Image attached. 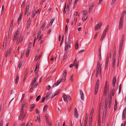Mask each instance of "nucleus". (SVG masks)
Listing matches in <instances>:
<instances>
[{
	"label": "nucleus",
	"mask_w": 126,
	"mask_h": 126,
	"mask_svg": "<svg viewBox=\"0 0 126 126\" xmlns=\"http://www.w3.org/2000/svg\"><path fill=\"white\" fill-rule=\"evenodd\" d=\"M68 44H67L65 42H65V44L66 45L65 46V48L64 49L65 50H67L68 48H70V34H69V35L68 37Z\"/></svg>",
	"instance_id": "f257e3e1"
},
{
	"label": "nucleus",
	"mask_w": 126,
	"mask_h": 126,
	"mask_svg": "<svg viewBox=\"0 0 126 126\" xmlns=\"http://www.w3.org/2000/svg\"><path fill=\"white\" fill-rule=\"evenodd\" d=\"M123 22V17L121 16L119 20V24L118 26V28L119 29H121L122 28Z\"/></svg>",
	"instance_id": "f03ea898"
},
{
	"label": "nucleus",
	"mask_w": 126,
	"mask_h": 126,
	"mask_svg": "<svg viewBox=\"0 0 126 126\" xmlns=\"http://www.w3.org/2000/svg\"><path fill=\"white\" fill-rule=\"evenodd\" d=\"M66 70H64L63 74V77L61 79L62 81H64L66 79Z\"/></svg>",
	"instance_id": "7ed1b4c3"
},
{
	"label": "nucleus",
	"mask_w": 126,
	"mask_h": 126,
	"mask_svg": "<svg viewBox=\"0 0 126 126\" xmlns=\"http://www.w3.org/2000/svg\"><path fill=\"white\" fill-rule=\"evenodd\" d=\"M101 24H100V22H99L97 23L95 27V30L96 31H97L99 29L101 26Z\"/></svg>",
	"instance_id": "20e7f679"
},
{
	"label": "nucleus",
	"mask_w": 126,
	"mask_h": 126,
	"mask_svg": "<svg viewBox=\"0 0 126 126\" xmlns=\"http://www.w3.org/2000/svg\"><path fill=\"white\" fill-rule=\"evenodd\" d=\"M101 65L100 64V62L98 61L97 62V68L96 70H98L99 71H100V72L101 73Z\"/></svg>",
	"instance_id": "39448f33"
},
{
	"label": "nucleus",
	"mask_w": 126,
	"mask_h": 126,
	"mask_svg": "<svg viewBox=\"0 0 126 126\" xmlns=\"http://www.w3.org/2000/svg\"><path fill=\"white\" fill-rule=\"evenodd\" d=\"M94 6L92 2H91L89 4V12H90L92 10L93 7Z\"/></svg>",
	"instance_id": "423d86ee"
},
{
	"label": "nucleus",
	"mask_w": 126,
	"mask_h": 126,
	"mask_svg": "<svg viewBox=\"0 0 126 126\" xmlns=\"http://www.w3.org/2000/svg\"><path fill=\"white\" fill-rule=\"evenodd\" d=\"M74 114L75 117L76 118H78V113L77 110L76 108H75L74 109Z\"/></svg>",
	"instance_id": "0eeeda50"
},
{
	"label": "nucleus",
	"mask_w": 126,
	"mask_h": 126,
	"mask_svg": "<svg viewBox=\"0 0 126 126\" xmlns=\"http://www.w3.org/2000/svg\"><path fill=\"white\" fill-rule=\"evenodd\" d=\"M78 62L77 63V61L76 59V58H75V59L73 64L74 65H75L76 66V68L77 69L78 68Z\"/></svg>",
	"instance_id": "6e6552de"
},
{
	"label": "nucleus",
	"mask_w": 126,
	"mask_h": 126,
	"mask_svg": "<svg viewBox=\"0 0 126 126\" xmlns=\"http://www.w3.org/2000/svg\"><path fill=\"white\" fill-rule=\"evenodd\" d=\"M80 93L81 99L82 100H84V94L81 90H80Z\"/></svg>",
	"instance_id": "1a4fd4ad"
},
{
	"label": "nucleus",
	"mask_w": 126,
	"mask_h": 126,
	"mask_svg": "<svg viewBox=\"0 0 126 126\" xmlns=\"http://www.w3.org/2000/svg\"><path fill=\"white\" fill-rule=\"evenodd\" d=\"M28 70L27 69H26V71L24 73V80H23L24 82V81L25 80V79H26V76L28 74Z\"/></svg>",
	"instance_id": "9d476101"
},
{
	"label": "nucleus",
	"mask_w": 126,
	"mask_h": 126,
	"mask_svg": "<svg viewBox=\"0 0 126 126\" xmlns=\"http://www.w3.org/2000/svg\"><path fill=\"white\" fill-rule=\"evenodd\" d=\"M46 23L44 22L43 24V25L41 27V28L42 30L43 31H44L46 29Z\"/></svg>",
	"instance_id": "9b49d317"
},
{
	"label": "nucleus",
	"mask_w": 126,
	"mask_h": 126,
	"mask_svg": "<svg viewBox=\"0 0 126 126\" xmlns=\"http://www.w3.org/2000/svg\"><path fill=\"white\" fill-rule=\"evenodd\" d=\"M59 80H59L58 81L55 83L53 86V87H54L58 85L61 83V82L63 81H62L61 79L60 81H59Z\"/></svg>",
	"instance_id": "f8f14e48"
},
{
	"label": "nucleus",
	"mask_w": 126,
	"mask_h": 126,
	"mask_svg": "<svg viewBox=\"0 0 126 126\" xmlns=\"http://www.w3.org/2000/svg\"><path fill=\"white\" fill-rule=\"evenodd\" d=\"M106 33L104 32H103V33L102 34V36L101 37L100 40L101 41H102L104 38L105 37L106 35Z\"/></svg>",
	"instance_id": "ddd939ff"
},
{
	"label": "nucleus",
	"mask_w": 126,
	"mask_h": 126,
	"mask_svg": "<svg viewBox=\"0 0 126 126\" xmlns=\"http://www.w3.org/2000/svg\"><path fill=\"white\" fill-rule=\"evenodd\" d=\"M115 92V89L111 90L110 92V96H111V95H112V96H113L114 95Z\"/></svg>",
	"instance_id": "4468645a"
},
{
	"label": "nucleus",
	"mask_w": 126,
	"mask_h": 126,
	"mask_svg": "<svg viewBox=\"0 0 126 126\" xmlns=\"http://www.w3.org/2000/svg\"><path fill=\"white\" fill-rule=\"evenodd\" d=\"M108 98H106L105 99V109H107V106L108 104Z\"/></svg>",
	"instance_id": "2eb2a0df"
},
{
	"label": "nucleus",
	"mask_w": 126,
	"mask_h": 126,
	"mask_svg": "<svg viewBox=\"0 0 126 126\" xmlns=\"http://www.w3.org/2000/svg\"><path fill=\"white\" fill-rule=\"evenodd\" d=\"M122 52V50H119V54H118V58L117 59V61L118 63L117 64V66H118V63L119 62V59H118L119 57L120 56L121 54V53Z\"/></svg>",
	"instance_id": "dca6fc26"
},
{
	"label": "nucleus",
	"mask_w": 126,
	"mask_h": 126,
	"mask_svg": "<svg viewBox=\"0 0 126 126\" xmlns=\"http://www.w3.org/2000/svg\"><path fill=\"white\" fill-rule=\"evenodd\" d=\"M63 98L64 100L67 102V96H66L65 94H63Z\"/></svg>",
	"instance_id": "f3484780"
},
{
	"label": "nucleus",
	"mask_w": 126,
	"mask_h": 126,
	"mask_svg": "<svg viewBox=\"0 0 126 126\" xmlns=\"http://www.w3.org/2000/svg\"><path fill=\"white\" fill-rule=\"evenodd\" d=\"M29 5H27L26 6L25 11V15L26 13H27L29 10Z\"/></svg>",
	"instance_id": "a211bd4d"
},
{
	"label": "nucleus",
	"mask_w": 126,
	"mask_h": 126,
	"mask_svg": "<svg viewBox=\"0 0 126 126\" xmlns=\"http://www.w3.org/2000/svg\"><path fill=\"white\" fill-rule=\"evenodd\" d=\"M30 47H28V49H27V52L26 53V56L27 57L28 56L29 54L30 53Z\"/></svg>",
	"instance_id": "6ab92c4d"
},
{
	"label": "nucleus",
	"mask_w": 126,
	"mask_h": 126,
	"mask_svg": "<svg viewBox=\"0 0 126 126\" xmlns=\"http://www.w3.org/2000/svg\"><path fill=\"white\" fill-rule=\"evenodd\" d=\"M78 41H76V45H75V49H77L78 48L79 46H78Z\"/></svg>",
	"instance_id": "aec40b11"
},
{
	"label": "nucleus",
	"mask_w": 126,
	"mask_h": 126,
	"mask_svg": "<svg viewBox=\"0 0 126 126\" xmlns=\"http://www.w3.org/2000/svg\"><path fill=\"white\" fill-rule=\"evenodd\" d=\"M19 78V75H17V76L16 77V80H15V81H16L15 83H16V84H17V82H18V80Z\"/></svg>",
	"instance_id": "412c9836"
},
{
	"label": "nucleus",
	"mask_w": 126,
	"mask_h": 126,
	"mask_svg": "<svg viewBox=\"0 0 126 126\" xmlns=\"http://www.w3.org/2000/svg\"><path fill=\"white\" fill-rule=\"evenodd\" d=\"M115 59L113 58L112 61V67H115Z\"/></svg>",
	"instance_id": "4be33fe9"
},
{
	"label": "nucleus",
	"mask_w": 126,
	"mask_h": 126,
	"mask_svg": "<svg viewBox=\"0 0 126 126\" xmlns=\"http://www.w3.org/2000/svg\"><path fill=\"white\" fill-rule=\"evenodd\" d=\"M109 28V26L108 25L107 26L105 30L103 31V32L106 33L107 32V31H108V29Z\"/></svg>",
	"instance_id": "5701e85b"
},
{
	"label": "nucleus",
	"mask_w": 126,
	"mask_h": 126,
	"mask_svg": "<svg viewBox=\"0 0 126 126\" xmlns=\"http://www.w3.org/2000/svg\"><path fill=\"white\" fill-rule=\"evenodd\" d=\"M88 113H87L86 114V116L85 118V121L84 123H85L86 124H87V121L88 120V117H87V115H88Z\"/></svg>",
	"instance_id": "b1692460"
},
{
	"label": "nucleus",
	"mask_w": 126,
	"mask_h": 126,
	"mask_svg": "<svg viewBox=\"0 0 126 126\" xmlns=\"http://www.w3.org/2000/svg\"><path fill=\"white\" fill-rule=\"evenodd\" d=\"M47 108V105H45L43 109V111H46Z\"/></svg>",
	"instance_id": "393cba45"
},
{
	"label": "nucleus",
	"mask_w": 126,
	"mask_h": 126,
	"mask_svg": "<svg viewBox=\"0 0 126 126\" xmlns=\"http://www.w3.org/2000/svg\"><path fill=\"white\" fill-rule=\"evenodd\" d=\"M54 18H52L50 20V22L49 23V25L50 26H51L52 24L53 23V21H54Z\"/></svg>",
	"instance_id": "a878e982"
},
{
	"label": "nucleus",
	"mask_w": 126,
	"mask_h": 126,
	"mask_svg": "<svg viewBox=\"0 0 126 126\" xmlns=\"http://www.w3.org/2000/svg\"><path fill=\"white\" fill-rule=\"evenodd\" d=\"M7 37H6L5 38L4 40V41L3 43H4V44H5V47H6V44L7 42Z\"/></svg>",
	"instance_id": "bb28decb"
},
{
	"label": "nucleus",
	"mask_w": 126,
	"mask_h": 126,
	"mask_svg": "<svg viewBox=\"0 0 126 126\" xmlns=\"http://www.w3.org/2000/svg\"><path fill=\"white\" fill-rule=\"evenodd\" d=\"M87 16H85L84 17V16H83V17L82 18V20L83 21H85L86 19H87Z\"/></svg>",
	"instance_id": "cd10ccee"
},
{
	"label": "nucleus",
	"mask_w": 126,
	"mask_h": 126,
	"mask_svg": "<svg viewBox=\"0 0 126 126\" xmlns=\"http://www.w3.org/2000/svg\"><path fill=\"white\" fill-rule=\"evenodd\" d=\"M48 118L49 116L47 114H46L45 116V118H46V121H48V120H49Z\"/></svg>",
	"instance_id": "c85d7f7f"
},
{
	"label": "nucleus",
	"mask_w": 126,
	"mask_h": 126,
	"mask_svg": "<svg viewBox=\"0 0 126 126\" xmlns=\"http://www.w3.org/2000/svg\"><path fill=\"white\" fill-rule=\"evenodd\" d=\"M31 24V23L30 22L28 21L27 23V28L28 29Z\"/></svg>",
	"instance_id": "c756f323"
},
{
	"label": "nucleus",
	"mask_w": 126,
	"mask_h": 126,
	"mask_svg": "<svg viewBox=\"0 0 126 126\" xmlns=\"http://www.w3.org/2000/svg\"><path fill=\"white\" fill-rule=\"evenodd\" d=\"M126 13V10H124L122 13V16L123 17L124 16Z\"/></svg>",
	"instance_id": "7c9ffc66"
},
{
	"label": "nucleus",
	"mask_w": 126,
	"mask_h": 126,
	"mask_svg": "<svg viewBox=\"0 0 126 126\" xmlns=\"http://www.w3.org/2000/svg\"><path fill=\"white\" fill-rule=\"evenodd\" d=\"M22 64V62L20 61L19 64V69L21 67Z\"/></svg>",
	"instance_id": "2f4dec72"
},
{
	"label": "nucleus",
	"mask_w": 126,
	"mask_h": 126,
	"mask_svg": "<svg viewBox=\"0 0 126 126\" xmlns=\"http://www.w3.org/2000/svg\"><path fill=\"white\" fill-rule=\"evenodd\" d=\"M109 58H108V57L107 58L106 61V65H108V63L109 62Z\"/></svg>",
	"instance_id": "473e14b6"
},
{
	"label": "nucleus",
	"mask_w": 126,
	"mask_h": 126,
	"mask_svg": "<svg viewBox=\"0 0 126 126\" xmlns=\"http://www.w3.org/2000/svg\"><path fill=\"white\" fill-rule=\"evenodd\" d=\"M67 55L66 54H65L64 55L63 59V61L64 60H65L67 57Z\"/></svg>",
	"instance_id": "72a5a7b5"
},
{
	"label": "nucleus",
	"mask_w": 126,
	"mask_h": 126,
	"mask_svg": "<svg viewBox=\"0 0 126 126\" xmlns=\"http://www.w3.org/2000/svg\"><path fill=\"white\" fill-rule=\"evenodd\" d=\"M96 77H97L98 76V74L99 73V72H100V71H99L98 70H96Z\"/></svg>",
	"instance_id": "f704fd0d"
},
{
	"label": "nucleus",
	"mask_w": 126,
	"mask_h": 126,
	"mask_svg": "<svg viewBox=\"0 0 126 126\" xmlns=\"http://www.w3.org/2000/svg\"><path fill=\"white\" fill-rule=\"evenodd\" d=\"M101 47H100L99 48V49L98 50V56H100L101 55Z\"/></svg>",
	"instance_id": "c9c22d12"
},
{
	"label": "nucleus",
	"mask_w": 126,
	"mask_h": 126,
	"mask_svg": "<svg viewBox=\"0 0 126 126\" xmlns=\"http://www.w3.org/2000/svg\"><path fill=\"white\" fill-rule=\"evenodd\" d=\"M41 97V96L40 95H39L37 97L36 99V101H38L39 99H40Z\"/></svg>",
	"instance_id": "e433bc0d"
},
{
	"label": "nucleus",
	"mask_w": 126,
	"mask_h": 126,
	"mask_svg": "<svg viewBox=\"0 0 126 126\" xmlns=\"http://www.w3.org/2000/svg\"><path fill=\"white\" fill-rule=\"evenodd\" d=\"M17 37V36L14 35V37L13 38V42H15V41Z\"/></svg>",
	"instance_id": "4c0bfd02"
},
{
	"label": "nucleus",
	"mask_w": 126,
	"mask_h": 126,
	"mask_svg": "<svg viewBox=\"0 0 126 126\" xmlns=\"http://www.w3.org/2000/svg\"><path fill=\"white\" fill-rule=\"evenodd\" d=\"M98 32H96V34H95V35H94V39H95L97 36V35H98Z\"/></svg>",
	"instance_id": "58836bf2"
},
{
	"label": "nucleus",
	"mask_w": 126,
	"mask_h": 126,
	"mask_svg": "<svg viewBox=\"0 0 126 126\" xmlns=\"http://www.w3.org/2000/svg\"><path fill=\"white\" fill-rule=\"evenodd\" d=\"M21 18H18V19L17 20V24L18 25H19L20 22Z\"/></svg>",
	"instance_id": "ea45409f"
},
{
	"label": "nucleus",
	"mask_w": 126,
	"mask_h": 126,
	"mask_svg": "<svg viewBox=\"0 0 126 126\" xmlns=\"http://www.w3.org/2000/svg\"><path fill=\"white\" fill-rule=\"evenodd\" d=\"M111 101H109V108H110L111 105Z\"/></svg>",
	"instance_id": "a19ab883"
},
{
	"label": "nucleus",
	"mask_w": 126,
	"mask_h": 126,
	"mask_svg": "<svg viewBox=\"0 0 126 126\" xmlns=\"http://www.w3.org/2000/svg\"><path fill=\"white\" fill-rule=\"evenodd\" d=\"M107 89H104L103 91V95H105L106 94V91Z\"/></svg>",
	"instance_id": "79ce46f5"
},
{
	"label": "nucleus",
	"mask_w": 126,
	"mask_h": 126,
	"mask_svg": "<svg viewBox=\"0 0 126 126\" xmlns=\"http://www.w3.org/2000/svg\"><path fill=\"white\" fill-rule=\"evenodd\" d=\"M74 21L75 22V25H76V22L77 21V18L76 17H75L74 18Z\"/></svg>",
	"instance_id": "37998d69"
},
{
	"label": "nucleus",
	"mask_w": 126,
	"mask_h": 126,
	"mask_svg": "<svg viewBox=\"0 0 126 126\" xmlns=\"http://www.w3.org/2000/svg\"><path fill=\"white\" fill-rule=\"evenodd\" d=\"M98 88H95V90L94 91V94L95 95H96L97 93Z\"/></svg>",
	"instance_id": "c03bdc74"
},
{
	"label": "nucleus",
	"mask_w": 126,
	"mask_h": 126,
	"mask_svg": "<svg viewBox=\"0 0 126 126\" xmlns=\"http://www.w3.org/2000/svg\"><path fill=\"white\" fill-rule=\"evenodd\" d=\"M67 30H68V28L67 27V25H66L65 26V34L66 33V32L67 31Z\"/></svg>",
	"instance_id": "a18cd8bd"
},
{
	"label": "nucleus",
	"mask_w": 126,
	"mask_h": 126,
	"mask_svg": "<svg viewBox=\"0 0 126 126\" xmlns=\"http://www.w3.org/2000/svg\"><path fill=\"white\" fill-rule=\"evenodd\" d=\"M41 32L39 30L38 31V34H37V38H38L39 37V36L40 35Z\"/></svg>",
	"instance_id": "49530a36"
},
{
	"label": "nucleus",
	"mask_w": 126,
	"mask_h": 126,
	"mask_svg": "<svg viewBox=\"0 0 126 126\" xmlns=\"http://www.w3.org/2000/svg\"><path fill=\"white\" fill-rule=\"evenodd\" d=\"M78 0H75L74 3V7L76 6L77 2Z\"/></svg>",
	"instance_id": "de8ad7c7"
},
{
	"label": "nucleus",
	"mask_w": 126,
	"mask_h": 126,
	"mask_svg": "<svg viewBox=\"0 0 126 126\" xmlns=\"http://www.w3.org/2000/svg\"><path fill=\"white\" fill-rule=\"evenodd\" d=\"M60 90H58L55 93V95H56L57 94H58V93L60 92Z\"/></svg>",
	"instance_id": "09e8293b"
},
{
	"label": "nucleus",
	"mask_w": 126,
	"mask_h": 126,
	"mask_svg": "<svg viewBox=\"0 0 126 126\" xmlns=\"http://www.w3.org/2000/svg\"><path fill=\"white\" fill-rule=\"evenodd\" d=\"M94 111V109L93 108H92V109H91V113H90L93 114Z\"/></svg>",
	"instance_id": "8fccbe9b"
},
{
	"label": "nucleus",
	"mask_w": 126,
	"mask_h": 126,
	"mask_svg": "<svg viewBox=\"0 0 126 126\" xmlns=\"http://www.w3.org/2000/svg\"><path fill=\"white\" fill-rule=\"evenodd\" d=\"M13 25H10V28L9 29V31H10V33H11V31L12 30V26Z\"/></svg>",
	"instance_id": "3c124183"
},
{
	"label": "nucleus",
	"mask_w": 126,
	"mask_h": 126,
	"mask_svg": "<svg viewBox=\"0 0 126 126\" xmlns=\"http://www.w3.org/2000/svg\"><path fill=\"white\" fill-rule=\"evenodd\" d=\"M116 78L115 77H114L113 80V81L112 83H116Z\"/></svg>",
	"instance_id": "603ef678"
},
{
	"label": "nucleus",
	"mask_w": 126,
	"mask_h": 126,
	"mask_svg": "<svg viewBox=\"0 0 126 126\" xmlns=\"http://www.w3.org/2000/svg\"><path fill=\"white\" fill-rule=\"evenodd\" d=\"M38 78L37 76H36L34 78V80H33V81H34V82H35L36 81L37 78Z\"/></svg>",
	"instance_id": "864d4df0"
},
{
	"label": "nucleus",
	"mask_w": 126,
	"mask_h": 126,
	"mask_svg": "<svg viewBox=\"0 0 126 126\" xmlns=\"http://www.w3.org/2000/svg\"><path fill=\"white\" fill-rule=\"evenodd\" d=\"M51 94V93L50 92H48L47 94V95L46 96V98H47V97H48V96L49 95Z\"/></svg>",
	"instance_id": "5fc2aeb1"
},
{
	"label": "nucleus",
	"mask_w": 126,
	"mask_h": 126,
	"mask_svg": "<svg viewBox=\"0 0 126 126\" xmlns=\"http://www.w3.org/2000/svg\"><path fill=\"white\" fill-rule=\"evenodd\" d=\"M56 126H59V123L58 121H56Z\"/></svg>",
	"instance_id": "6e6d98bb"
},
{
	"label": "nucleus",
	"mask_w": 126,
	"mask_h": 126,
	"mask_svg": "<svg viewBox=\"0 0 126 126\" xmlns=\"http://www.w3.org/2000/svg\"><path fill=\"white\" fill-rule=\"evenodd\" d=\"M87 13V11L86 10H84L83 11V14L84 15H86Z\"/></svg>",
	"instance_id": "4d7b16f0"
},
{
	"label": "nucleus",
	"mask_w": 126,
	"mask_h": 126,
	"mask_svg": "<svg viewBox=\"0 0 126 126\" xmlns=\"http://www.w3.org/2000/svg\"><path fill=\"white\" fill-rule=\"evenodd\" d=\"M107 84L108 83L107 81H106V83L105 84V87L104 88V89H107Z\"/></svg>",
	"instance_id": "13d9d810"
},
{
	"label": "nucleus",
	"mask_w": 126,
	"mask_h": 126,
	"mask_svg": "<svg viewBox=\"0 0 126 126\" xmlns=\"http://www.w3.org/2000/svg\"><path fill=\"white\" fill-rule=\"evenodd\" d=\"M43 36V34H41V35L40 36L38 39L39 41H40L41 39L42 38Z\"/></svg>",
	"instance_id": "bf43d9fd"
},
{
	"label": "nucleus",
	"mask_w": 126,
	"mask_h": 126,
	"mask_svg": "<svg viewBox=\"0 0 126 126\" xmlns=\"http://www.w3.org/2000/svg\"><path fill=\"white\" fill-rule=\"evenodd\" d=\"M45 99V97H43L42 100L41 101V103H42L44 102Z\"/></svg>",
	"instance_id": "052dcab7"
},
{
	"label": "nucleus",
	"mask_w": 126,
	"mask_h": 126,
	"mask_svg": "<svg viewBox=\"0 0 126 126\" xmlns=\"http://www.w3.org/2000/svg\"><path fill=\"white\" fill-rule=\"evenodd\" d=\"M25 1H24L23 2V4H22L21 5V8H23V6H24L25 5Z\"/></svg>",
	"instance_id": "680f3d73"
},
{
	"label": "nucleus",
	"mask_w": 126,
	"mask_h": 126,
	"mask_svg": "<svg viewBox=\"0 0 126 126\" xmlns=\"http://www.w3.org/2000/svg\"><path fill=\"white\" fill-rule=\"evenodd\" d=\"M115 53H116V52H113V57L112 58H114L115 59Z\"/></svg>",
	"instance_id": "e2e57ef3"
},
{
	"label": "nucleus",
	"mask_w": 126,
	"mask_h": 126,
	"mask_svg": "<svg viewBox=\"0 0 126 126\" xmlns=\"http://www.w3.org/2000/svg\"><path fill=\"white\" fill-rule=\"evenodd\" d=\"M117 104H115L114 106V110H116L117 109Z\"/></svg>",
	"instance_id": "0e129e2a"
},
{
	"label": "nucleus",
	"mask_w": 126,
	"mask_h": 126,
	"mask_svg": "<svg viewBox=\"0 0 126 126\" xmlns=\"http://www.w3.org/2000/svg\"><path fill=\"white\" fill-rule=\"evenodd\" d=\"M19 120H22V121L23 119V118L22 116H20V115L19 116Z\"/></svg>",
	"instance_id": "69168bd1"
},
{
	"label": "nucleus",
	"mask_w": 126,
	"mask_h": 126,
	"mask_svg": "<svg viewBox=\"0 0 126 126\" xmlns=\"http://www.w3.org/2000/svg\"><path fill=\"white\" fill-rule=\"evenodd\" d=\"M92 118H90L89 121V124H92Z\"/></svg>",
	"instance_id": "338daca9"
},
{
	"label": "nucleus",
	"mask_w": 126,
	"mask_h": 126,
	"mask_svg": "<svg viewBox=\"0 0 126 126\" xmlns=\"http://www.w3.org/2000/svg\"><path fill=\"white\" fill-rule=\"evenodd\" d=\"M50 86L49 85H48L46 87V89L47 90H49L50 88Z\"/></svg>",
	"instance_id": "774afa93"
}]
</instances>
